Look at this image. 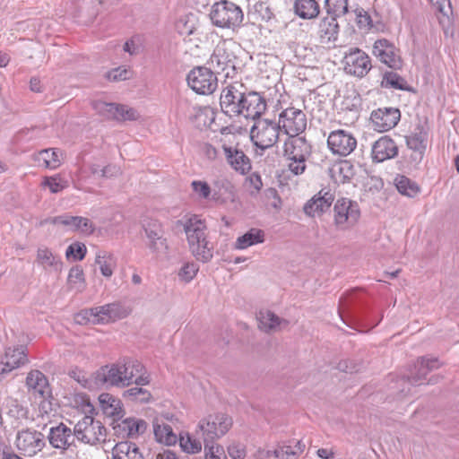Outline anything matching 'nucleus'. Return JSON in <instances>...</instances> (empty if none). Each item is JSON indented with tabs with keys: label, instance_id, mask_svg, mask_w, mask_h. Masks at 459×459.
I'll return each mask as SVG.
<instances>
[{
	"label": "nucleus",
	"instance_id": "7",
	"mask_svg": "<svg viewBox=\"0 0 459 459\" xmlns=\"http://www.w3.org/2000/svg\"><path fill=\"white\" fill-rule=\"evenodd\" d=\"M255 120L250 131L252 142L262 150L273 147L278 142L281 132L279 123L270 119H261L260 117Z\"/></svg>",
	"mask_w": 459,
	"mask_h": 459
},
{
	"label": "nucleus",
	"instance_id": "13",
	"mask_svg": "<svg viewBox=\"0 0 459 459\" xmlns=\"http://www.w3.org/2000/svg\"><path fill=\"white\" fill-rule=\"evenodd\" d=\"M50 223L53 225H60L67 231L78 232L83 235H91L95 230L93 222L82 216H72L69 214H63L55 217H49L40 222V225Z\"/></svg>",
	"mask_w": 459,
	"mask_h": 459
},
{
	"label": "nucleus",
	"instance_id": "62",
	"mask_svg": "<svg viewBox=\"0 0 459 459\" xmlns=\"http://www.w3.org/2000/svg\"><path fill=\"white\" fill-rule=\"evenodd\" d=\"M228 453L232 459H244L247 455L245 446L241 444H231L228 447Z\"/></svg>",
	"mask_w": 459,
	"mask_h": 459
},
{
	"label": "nucleus",
	"instance_id": "53",
	"mask_svg": "<svg viewBox=\"0 0 459 459\" xmlns=\"http://www.w3.org/2000/svg\"><path fill=\"white\" fill-rule=\"evenodd\" d=\"M69 376L72 378H74L75 381H77L82 386H83L85 388L91 389L93 387V385H92V382L94 383L93 379L90 380L87 377V374L83 370H81L79 368L72 369L69 372Z\"/></svg>",
	"mask_w": 459,
	"mask_h": 459
},
{
	"label": "nucleus",
	"instance_id": "39",
	"mask_svg": "<svg viewBox=\"0 0 459 459\" xmlns=\"http://www.w3.org/2000/svg\"><path fill=\"white\" fill-rule=\"evenodd\" d=\"M96 264L99 265L101 274L104 277L110 278L117 265L115 256L106 251H99L95 259Z\"/></svg>",
	"mask_w": 459,
	"mask_h": 459
},
{
	"label": "nucleus",
	"instance_id": "61",
	"mask_svg": "<svg viewBox=\"0 0 459 459\" xmlns=\"http://www.w3.org/2000/svg\"><path fill=\"white\" fill-rule=\"evenodd\" d=\"M247 184L251 188L250 194L252 195H257L263 186L262 178L257 173H252L247 178Z\"/></svg>",
	"mask_w": 459,
	"mask_h": 459
},
{
	"label": "nucleus",
	"instance_id": "18",
	"mask_svg": "<svg viewBox=\"0 0 459 459\" xmlns=\"http://www.w3.org/2000/svg\"><path fill=\"white\" fill-rule=\"evenodd\" d=\"M48 440L50 446L64 454L65 451L75 447V431L63 422L49 429Z\"/></svg>",
	"mask_w": 459,
	"mask_h": 459
},
{
	"label": "nucleus",
	"instance_id": "46",
	"mask_svg": "<svg viewBox=\"0 0 459 459\" xmlns=\"http://www.w3.org/2000/svg\"><path fill=\"white\" fill-rule=\"evenodd\" d=\"M177 31L184 37L190 36L196 30L195 20L193 15L179 18L176 22Z\"/></svg>",
	"mask_w": 459,
	"mask_h": 459
},
{
	"label": "nucleus",
	"instance_id": "58",
	"mask_svg": "<svg viewBox=\"0 0 459 459\" xmlns=\"http://www.w3.org/2000/svg\"><path fill=\"white\" fill-rule=\"evenodd\" d=\"M307 159H288V168L294 175H301L306 170V161Z\"/></svg>",
	"mask_w": 459,
	"mask_h": 459
},
{
	"label": "nucleus",
	"instance_id": "49",
	"mask_svg": "<svg viewBox=\"0 0 459 459\" xmlns=\"http://www.w3.org/2000/svg\"><path fill=\"white\" fill-rule=\"evenodd\" d=\"M199 265L195 262H187L184 264L178 272V278L184 282H190L197 274Z\"/></svg>",
	"mask_w": 459,
	"mask_h": 459
},
{
	"label": "nucleus",
	"instance_id": "59",
	"mask_svg": "<svg viewBox=\"0 0 459 459\" xmlns=\"http://www.w3.org/2000/svg\"><path fill=\"white\" fill-rule=\"evenodd\" d=\"M431 4L448 21L449 15L452 13V6L450 0H429Z\"/></svg>",
	"mask_w": 459,
	"mask_h": 459
},
{
	"label": "nucleus",
	"instance_id": "19",
	"mask_svg": "<svg viewBox=\"0 0 459 459\" xmlns=\"http://www.w3.org/2000/svg\"><path fill=\"white\" fill-rule=\"evenodd\" d=\"M373 55L383 64L393 69L402 67L399 49L385 39H377L373 46Z\"/></svg>",
	"mask_w": 459,
	"mask_h": 459
},
{
	"label": "nucleus",
	"instance_id": "27",
	"mask_svg": "<svg viewBox=\"0 0 459 459\" xmlns=\"http://www.w3.org/2000/svg\"><path fill=\"white\" fill-rule=\"evenodd\" d=\"M311 145L304 137L289 136L284 143V155L287 159H307Z\"/></svg>",
	"mask_w": 459,
	"mask_h": 459
},
{
	"label": "nucleus",
	"instance_id": "26",
	"mask_svg": "<svg viewBox=\"0 0 459 459\" xmlns=\"http://www.w3.org/2000/svg\"><path fill=\"white\" fill-rule=\"evenodd\" d=\"M429 126L427 124L419 123L406 136V144L421 160L428 144Z\"/></svg>",
	"mask_w": 459,
	"mask_h": 459
},
{
	"label": "nucleus",
	"instance_id": "15",
	"mask_svg": "<svg viewBox=\"0 0 459 459\" xmlns=\"http://www.w3.org/2000/svg\"><path fill=\"white\" fill-rule=\"evenodd\" d=\"M92 108L106 119L133 121L139 117V115L134 108L126 105L111 102L108 103L102 100H95L92 102Z\"/></svg>",
	"mask_w": 459,
	"mask_h": 459
},
{
	"label": "nucleus",
	"instance_id": "32",
	"mask_svg": "<svg viewBox=\"0 0 459 459\" xmlns=\"http://www.w3.org/2000/svg\"><path fill=\"white\" fill-rule=\"evenodd\" d=\"M26 385L30 390L46 398L49 394L48 382L45 375L39 370H31L26 377Z\"/></svg>",
	"mask_w": 459,
	"mask_h": 459
},
{
	"label": "nucleus",
	"instance_id": "21",
	"mask_svg": "<svg viewBox=\"0 0 459 459\" xmlns=\"http://www.w3.org/2000/svg\"><path fill=\"white\" fill-rule=\"evenodd\" d=\"M305 448L303 441L299 440L294 445L279 446L272 450H259L256 459H298Z\"/></svg>",
	"mask_w": 459,
	"mask_h": 459
},
{
	"label": "nucleus",
	"instance_id": "56",
	"mask_svg": "<svg viewBox=\"0 0 459 459\" xmlns=\"http://www.w3.org/2000/svg\"><path fill=\"white\" fill-rule=\"evenodd\" d=\"M181 446L189 454H196L202 450V443L196 438L187 437L186 440L181 439Z\"/></svg>",
	"mask_w": 459,
	"mask_h": 459
},
{
	"label": "nucleus",
	"instance_id": "25",
	"mask_svg": "<svg viewBox=\"0 0 459 459\" xmlns=\"http://www.w3.org/2000/svg\"><path fill=\"white\" fill-rule=\"evenodd\" d=\"M95 321L98 324H108L125 318L129 314L128 309L120 302H114L93 307Z\"/></svg>",
	"mask_w": 459,
	"mask_h": 459
},
{
	"label": "nucleus",
	"instance_id": "37",
	"mask_svg": "<svg viewBox=\"0 0 459 459\" xmlns=\"http://www.w3.org/2000/svg\"><path fill=\"white\" fill-rule=\"evenodd\" d=\"M118 429L123 431L124 436L134 438L144 433L147 423L141 419L127 418L118 424Z\"/></svg>",
	"mask_w": 459,
	"mask_h": 459
},
{
	"label": "nucleus",
	"instance_id": "14",
	"mask_svg": "<svg viewBox=\"0 0 459 459\" xmlns=\"http://www.w3.org/2000/svg\"><path fill=\"white\" fill-rule=\"evenodd\" d=\"M143 230L146 237V247L156 257L167 253L169 245L163 237V229L160 221L149 219L143 223Z\"/></svg>",
	"mask_w": 459,
	"mask_h": 459
},
{
	"label": "nucleus",
	"instance_id": "3",
	"mask_svg": "<svg viewBox=\"0 0 459 459\" xmlns=\"http://www.w3.org/2000/svg\"><path fill=\"white\" fill-rule=\"evenodd\" d=\"M239 46L232 39H222L214 48L207 65L217 74L225 78H234L237 74Z\"/></svg>",
	"mask_w": 459,
	"mask_h": 459
},
{
	"label": "nucleus",
	"instance_id": "52",
	"mask_svg": "<svg viewBox=\"0 0 459 459\" xmlns=\"http://www.w3.org/2000/svg\"><path fill=\"white\" fill-rule=\"evenodd\" d=\"M385 84L397 90H403L406 82L403 77L394 72L385 73L384 75Z\"/></svg>",
	"mask_w": 459,
	"mask_h": 459
},
{
	"label": "nucleus",
	"instance_id": "48",
	"mask_svg": "<svg viewBox=\"0 0 459 459\" xmlns=\"http://www.w3.org/2000/svg\"><path fill=\"white\" fill-rule=\"evenodd\" d=\"M205 459H227L223 446L214 442H204Z\"/></svg>",
	"mask_w": 459,
	"mask_h": 459
},
{
	"label": "nucleus",
	"instance_id": "36",
	"mask_svg": "<svg viewBox=\"0 0 459 459\" xmlns=\"http://www.w3.org/2000/svg\"><path fill=\"white\" fill-rule=\"evenodd\" d=\"M264 242V232L260 229L253 228L236 239V249H246L251 246Z\"/></svg>",
	"mask_w": 459,
	"mask_h": 459
},
{
	"label": "nucleus",
	"instance_id": "1",
	"mask_svg": "<svg viewBox=\"0 0 459 459\" xmlns=\"http://www.w3.org/2000/svg\"><path fill=\"white\" fill-rule=\"evenodd\" d=\"M220 106L230 117L243 116L255 119L265 111L266 101L258 92L247 91L243 83L234 82L222 89Z\"/></svg>",
	"mask_w": 459,
	"mask_h": 459
},
{
	"label": "nucleus",
	"instance_id": "51",
	"mask_svg": "<svg viewBox=\"0 0 459 459\" xmlns=\"http://www.w3.org/2000/svg\"><path fill=\"white\" fill-rule=\"evenodd\" d=\"M44 186L49 188L51 193H59L67 186V182L63 180L59 176L47 177L42 182Z\"/></svg>",
	"mask_w": 459,
	"mask_h": 459
},
{
	"label": "nucleus",
	"instance_id": "44",
	"mask_svg": "<svg viewBox=\"0 0 459 459\" xmlns=\"http://www.w3.org/2000/svg\"><path fill=\"white\" fill-rule=\"evenodd\" d=\"M327 15L342 17L349 13L348 0H325Z\"/></svg>",
	"mask_w": 459,
	"mask_h": 459
},
{
	"label": "nucleus",
	"instance_id": "50",
	"mask_svg": "<svg viewBox=\"0 0 459 459\" xmlns=\"http://www.w3.org/2000/svg\"><path fill=\"white\" fill-rule=\"evenodd\" d=\"M87 252V248L82 243H73L71 244L66 251L65 256L67 259L73 258L74 261H81L84 258Z\"/></svg>",
	"mask_w": 459,
	"mask_h": 459
},
{
	"label": "nucleus",
	"instance_id": "60",
	"mask_svg": "<svg viewBox=\"0 0 459 459\" xmlns=\"http://www.w3.org/2000/svg\"><path fill=\"white\" fill-rule=\"evenodd\" d=\"M192 188L195 194H197L202 198H208L211 194L210 186L204 182L200 180H195L192 182Z\"/></svg>",
	"mask_w": 459,
	"mask_h": 459
},
{
	"label": "nucleus",
	"instance_id": "33",
	"mask_svg": "<svg viewBox=\"0 0 459 459\" xmlns=\"http://www.w3.org/2000/svg\"><path fill=\"white\" fill-rule=\"evenodd\" d=\"M294 13L304 20L314 19L320 13V5L316 0H294Z\"/></svg>",
	"mask_w": 459,
	"mask_h": 459
},
{
	"label": "nucleus",
	"instance_id": "35",
	"mask_svg": "<svg viewBox=\"0 0 459 459\" xmlns=\"http://www.w3.org/2000/svg\"><path fill=\"white\" fill-rule=\"evenodd\" d=\"M112 459H143L136 444L123 441L117 443L112 449Z\"/></svg>",
	"mask_w": 459,
	"mask_h": 459
},
{
	"label": "nucleus",
	"instance_id": "64",
	"mask_svg": "<svg viewBox=\"0 0 459 459\" xmlns=\"http://www.w3.org/2000/svg\"><path fill=\"white\" fill-rule=\"evenodd\" d=\"M101 172V177L109 178L117 176L120 173V169L114 165H108L102 169L100 170Z\"/></svg>",
	"mask_w": 459,
	"mask_h": 459
},
{
	"label": "nucleus",
	"instance_id": "16",
	"mask_svg": "<svg viewBox=\"0 0 459 459\" xmlns=\"http://www.w3.org/2000/svg\"><path fill=\"white\" fill-rule=\"evenodd\" d=\"M344 70L348 74L362 78L371 70L370 57L358 48H350L343 57Z\"/></svg>",
	"mask_w": 459,
	"mask_h": 459
},
{
	"label": "nucleus",
	"instance_id": "22",
	"mask_svg": "<svg viewBox=\"0 0 459 459\" xmlns=\"http://www.w3.org/2000/svg\"><path fill=\"white\" fill-rule=\"evenodd\" d=\"M334 195L329 188H322L316 195L309 199L304 205V212L310 217L320 216L332 205Z\"/></svg>",
	"mask_w": 459,
	"mask_h": 459
},
{
	"label": "nucleus",
	"instance_id": "24",
	"mask_svg": "<svg viewBox=\"0 0 459 459\" xmlns=\"http://www.w3.org/2000/svg\"><path fill=\"white\" fill-rule=\"evenodd\" d=\"M28 362L27 348L23 345L8 347L0 361V373L5 374Z\"/></svg>",
	"mask_w": 459,
	"mask_h": 459
},
{
	"label": "nucleus",
	"instance_id": "38",
	"mask_svg": "<svg viewBox=\"0 0 459 459\" xmlns=\"http://www.w3.org/2000/svg\"><path fill=\"white\" fill-rule=\"evenodd\" d=\"M257 320L259 322V327L265 331H275L278 328H281V325L283 324L287 325V321L281 320L278 316L270 310H262L257 315Z\"/></svg>",
	"mask_w": 459,
	"mask_h": 459
},
{
	"label": "nucleus",
	"instance_id": "63",
	"mask_svg": "<svg viewBox=\"0 0 459 459\" xmlns=\"http://www.w3.org/2000/svg\"><path fill=\"white\" fill-rule=\"evenodd\" d=\"M221 151V149L220 147L216 148V147H214V146H212V144H209V143H206L204 146V152L205 156L209 160H215V159H217Z\"/></svg>",
	"mask_w": 459,
	"mask_h": 459
},
{
	"label": "nucleus",
	"instance_id": "45",
	"mask_svg": "<svg viewBox=\"0 0 459 459\" xmlns=\"http://www.w3.org/2000/svg\"><path fill=\"white\" fill-rule=\"evenodd\" d=\"M143 385H137L126 390L123 393V397L130 401H136L140 403H148L152 394L147 390L142 387Z\"/></svg>",
	"mask_w": 459,
	"mask_h": 459
},
{
	"label": "nucleus",
	"instance_id": "9",
	"mask_svg": "<svg viewBox=\"0 0 459 459\" xmlns=\"http://www.w3.org/2000/svg\"><path fill=\"white\" fill-rule=\"evenodd\" d=\"M74 431L77 440L95 445L105 441L107 429L100 420L86 415L74 425Z\"/></svg>",
	"mask_w": 459,
	"mask_h": 459
},
{
	"label": "nucleus",
	"instance_id": "8",
	"mask_svg": "<svg viewBox=\"0 0 459 459\" xmlns=\"http://www.w3.org/2000/svg\"><path fill=\"white\" fill-rule=\"evenodd\" d=\"M360 218V209L356 201L346 197L337 199L333 206V224L339 230L354 227Z\"/></svg>",
	"mask_w": 459,
	"mask_h": 459
},
{
	"label": "nucleus",
	"instance_id": "43",
	"mask_svg": "<svg viewBox=\"0 0 459 459\" xmlns=\"http://www.w3.org/2000/svg\"><path fill=\"white\" fill-rule=\"evenodd\" d=\"M154 436L158 442L165 445H171L177 441V436L173 433L172 428L169 424H155Z\"/></svg>",
	"mask_w": 459,
	"mask_h": 459
},
{
	"label": "nucleus",
	"instance_id": "41",
	"mask_svg": "<svg viewBox=\"0 0 459 459\" xmlns=\"http://www.w3.org/2000/svg\"><path fill=\"white\" fill-rule=\"evenodd\" d=\"M100 402L105 413L112 416L118 417L122 412L120 401L109 394H102L100 396Z\"/></svg>",
	"mask_w": 459,
	"mask_h": 459
},
{
	"label": "nucleus",
	"instance_id": "5",
	"mask_svg": "<svg viewBox=\"0 0 459 459\" xmlns=\"http://www.w3.org/2000/svg\"><path fill=\"white\" fill-rule=\"evenodd\" d=\"M212 23L221 29H238L244 20L241 7L233 2L221 0L213 4L210 11Z\"/></svg>",
	"mask_w": 459,
	"mask_h": 459
},
{
	"label": "nucleus",
	"instance_id": "6",
	"mask_svg": "<svg viewBox=\"0 0 459 459\" xmlns=\"http://www.w3.org/2000/svg\"><path fill=\"white\" fill-rule=\"evenodd\" d=\"M232 419L225 413L209 414L200 420L197 424L196 435L204 442H214L223 437L231 428Z\"/></svg>",
	"mask_w": 459,
	"mask_h": 459
},
{
	"label": "nucleus",
	"instance_id": "12",
	"mask_svg": "<svg viewBox=\"0 0 459 459\" xmlns=\"http://www.w3.org/2000/svg\"><path fill=\"white\" fill-rule=\"evenodd\" d=\"M278 123L287 135L298 136L306 130L307 120L301 109L290 107L279 114Z\"/></svg>",
	"mask_w": 459,
	"mask_h": 459
},
{
	"label": "nucleus",
	"instance_id": "4",
	"mask_svg": "<svg viewBox=\"0 0 459 459\" xmlns=\"http://www.w3.org/2000/svg\"><path fill=\"white\" fill-rule=\"evenodd\" d=\"M187 243L192 255L199 261L207 263L212 258V247L206 238V225L197 216L187 220L185 226Z\"/></svg>",
	"mask_w": 459,
	"mask_h": 459
},
{
	"label": "nucleus",
	"instance_id": "23",
	"mask_svg": "<svg viewBox=\"0 0 459 459\" xmlns=\"http://www.w3.org/2000/svg\"><path fill=\"white\" fill-rule=\"evenodd\" d=\"M400 117L398 108H382L373 111L370 119L376 131L387 132L397 125Z\"/></svg>",
	"mask_w": 459,
	"mask_h": 459
},
{
	"label": "nucleus",
	"instance_id": "10",
	"mask_svg": "<svg viewBox=\"0 0 459 459\" xmlns=\"http://www.w3.org/2000/svg\"><path fill=\"white\" fill-rule=\"evenodd\" d=\"M216 73L211 67L199 66L190 71L187 75L189 87L198 94H211L218 85Z\"/></svg>",
	"mask_w": 459,
	"mask_h": 459
},
{
	"label": "nucleus",
	"instance_id": "40",
	"mask_svg": "<svg viewBox=\"0 0 459 459\" xmlns=\"http://www.w3.org/2000/svg\"><path fill=\"white\" fill-rule=\"evenodd\" d=\"M67 283L71 290L82 292L85 288L83 270L80 265L72 267L67 277Z\"/></svg>",
	"mask_w": 459,
	"mask_h": 459
},
{
	"label": "nucleus",
	"instance_id": "17",
	"mask_svg": "<svg viewBox=\"0 0 459 459\" xmlns=\"http://www.w3.org/2000/svg\"><path fill=\"white\" fill-rule=\"evenodd\" d=\"M220 148L226 162L232 169L242 175L249 172L251 169L250 160L242 150L229 143L226 138L220 140Z\"/></svg>",
	"mask_w": 459,
	"mask_h": 459
},
{
	"label": "nucleus",
	"instance_id": "2",
	"mask_svg": "<svg viewBox=\"0 0 459 459\" xmlns=\"http://www.w3.org/2000/svg\"><path fill=\"white\" fill-rule=\"evenodd\" d=\"M91 377L95 386L126 387L133 383L146 385L151 381L150 376L144 372L143 365L127 357L100 367Z\"/></svg>",
	"mask_w": 459,
	"mask_h": 459
},
{
	"label": "nucleus",
	"instance_id": "54",
	"mask_svg": "<svg viewBox=\"0 0 459 459\" xmlns=\"http://www.w3.org/2000/svg\"><path fill=\"white\" fill-rule=\"evenodd\" d=\"M94 317H96V316H94L93 307H91V308H88V309H83V310L80 311L79 313H77L74 316V321H75V323H77L79 325H86L89 323L96 325L98 323H97V321H95Z\"/></svg>",
	"mask_w": 459,
	"mask_h": 459
},
{
	"label": "nucleus",
	"instance_id": "28",
	"mask_svg": "<svg viewBox=\"0 0 459 459\" xmlns=\"http://www.w3.org/2000/svg\"><path fill=\"white\" fill-rule=\"evenodd\" d=\"M439 367L440 363L437 358L421 357L417 360L414 369L411 371L407 380L411 385H420L431 370Z\"/></svg>",
	"mask_w": 459,
	"mask_h": 459
},
{
	"label": "nucleus",
	"instance_id": "47",
	"mask_svg": "<svg viewBox=\"0 0 459 459\" xmlns=\"http://www.w3.org/2000/svg\"><path fill=\"white\" fill-rule=\"evenodd\" d=\"M359 292V290H354L340 299L338 313L343 322L351 316L350 304L357 299Z\"/></svg>",
	"mask_w": 459,
	"mask_h": 459
},
{
	"label": "nucleus",
	"instance_id": "20",
	"mask_svg": "<svg viewBox=\"0 0 459 459\" xmlns=\"http://www.w3.org/2000/svg\"><path fill=\"white\" fill-rule=\"evenodd\" d=\"M327 144L333 154L344 157L355 150L357 140L351 133L345 130H336L330 133L327 138Z\"/></svg>",
	"mask_w": 459,
	"mask_h": 459
},
{
	"label": "nucleus",
	"instance_id": "42",
	"mask_svg": "<svg viewBox=\"0 0 459 459\" xmlns=\"http://www.w3.org/2000/svg\"><path fill=\"white\" fill-rule=\"evenodd\" d=\"M395 186L400 194L409 197H413L420 192L418 185L405 176H398Z\"/></svg>",
	"mask_w": 459,
	"mask_h": 459
},
{
	"label": "nucleus",
	"instance_id": "29",
	"mask_svg": "<svg viewBox=\"0 0 459 459\" xmlns=\"http://www.w3.org/2000/svg\"><path fill=\"white\" fill-rule=\"evenodd\" d=\"M398 154V147L394 141L388 136L379 138L372 147V157L377 162H382L394 158Z\"/></svg>",
	"mask_w": 459,
	"mask_h": 459
},
{
	"label": "nucleus",
	"instance_id": "55",
	"mask_svg": "<svg viewBox=\"0 0 459 459\" xmlns=\"http://www.w3.org/2000/svg\"><path fill=\"white\" fill-rule=\"evenodd\" d=\"M131 71L124 66H119L115 69L110 70L107 77L110 81L117 82L124 81L130 77Z\"/></svg>",
	"mask_w": 459,
	"mask_h": 459
},
{
	"label": "nucleus",
	"instance_id": "31",
	"mask_svg": "<svg viewBox=\"0 0 459 459\" xmlns=\"http://www.w3.org/2000/svg\"><path fill=\"white\" fill-rule=\"evenodd\" d=\"M339 24L334 16L327 15L318 24V37L321 43L327 44L336 41L339 34Z\"/></svg>",
	"mask_w": 459,
	"mask_h": 459
},
{
	"label": "nucleus",
	"instance_id": "30",
	"mask_svg": "<svg viewBox=\"0 0 459 459\" xmlns=\"http://www.w3.org/2000/svg\"><path fill=\"white\" fill-rule=\"evenodd\" d=\"M63 153L59 149H44L33 154V160L38 167L56 169L62 164Z\"/></svg>",
	"mask_w": 459,
	"mask_h": 459
},
{
	"label": "nucleus",
	"instance_id": "57",
	"mask_svg": "<svg viewBox=\"0 0 459 459\" xmlns=\"http://www.w3.org/2000/svg\"><path fill=\"white\" fill-rule=\"evenodd\" d=\"M355 19L360 29L369 28L371 26V18L363 8H356L354 11Z\"/></svg>",
	"mask_w": 459,
	"mask_h": 459
},
{
	"label": "nucleus",
	"instance_id": "34",
	"mask_svg": "<svg viewBox=\"0 0 459 459\" xmlns=\"http://www.w3.org/2000/svg\"><path fill=\"white\" fill-rule=\"evenodd\" d=\"M36 261L45 270L56 272L62 270L63 263L61 258L46 247L38 248Z\"/></svg>",
	"mask_w": 459,
	"mask_h": 459
},
{
	"label": "nucleus",
	"instance_id": "11",
	"mask_svg": "<svg viewBox=\"0 0 459 459\" xmlns=\"http://www.w3.org/2000/svg\"><path fill=\"white\" fill-rule=\"evenodd\" d=\"M14 444L22 455L30 457L37 455L46 446L44 435L32 429L19 430Z\"/></svg>",
	"mask_w": 459,
	"mask_h": 459
}]
</instances>
